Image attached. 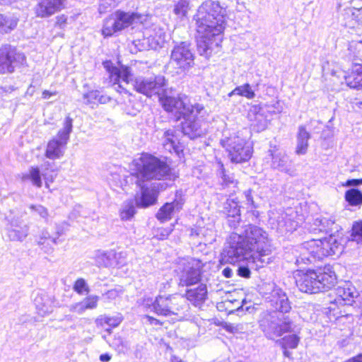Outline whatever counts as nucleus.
Here are the masks:
<instances>
[{"label": "nucleus", "instance_id": "obj_1", "mask_svg": "<svg viewBox=\"0 0 362 362\" xmlns=\"http://www.w3.org/2000/svg\"><path fill=\"white\" fill-rule=\"evenodd\" d=\"M228 246L224 250V257L228 263H235L254 255L262 267L273 261V247L268 233L262 228L249 225L244 230V236L232 233L228 239Z\"/></svg>", "mask_w": 362, "mask_h": 362}, {"label": "nucleus", "instance_id": "obj_2", "mask_svg": "<svg viewBox=\"0 0 362 362\" xmlns=\"http://www.w3.org/2000/svg\"><path fill=\"white\" fill-rule=\"evenodd\" d=\"M226 9L218 1L206 0L198 8L194 17L197 27V50L209 58L217 52L221 42V33L226 26Z\"/></svg>", "mask_w": 362, "mask_h": 362}, {"label": "nucleus", "instance_id": "obj_3", "mask_svg": "<svg viewBox=\"0 0 362 362\" xmlns=\"http://www.w3.org/2000/svg\"><path fill=\"white\" fill-rule=\"evenodd\" d=\"M133 165L135 167L136 181L139 183L164 179L170 170L164 160L149 153H142L133 160Z\"/></svg>", "mask_w": 362, "mask_h": 362}, {"label": "nucleus", "instance_id": "obj_4", "mask_svg": "<svg viewBox=\"0 0 362 362\" xmlns=\"http://www.w3.org/2000/svg\"><path fill=\"white\" fill-rule=\"evenodd\" d=\"M159 101L163 109L168 112L173 113L177 119L182 117H186L189 112L196 111L200 113L204 110L202 105H192L187 95L173 93L172 90L164 88L159 95Z\"/></svg>", "mask_w": 362, "mask_h": 362}, {"label": "nucleus", "instance_id": "obj_5", "mask_svg": "<svg viewBox=\"0 0 362 362\" xmlns=\"http://www.w3.org/2000/svg\"><path fill=\"white\" fill-rule=\"evenodd\" d=\"M146 305L151 311L163 316H178L188 309L185 298L177 293L159 295L153 302L147 300Z\"/></svg>", "mask_w": 362, "mask_h": 362}, {"label": "nucleus", "instance_id": "obj_6", "mask_svg": "<svg viewBox=\"0 0 362 362\" xmlns=\"http://www.w3.org/2000/svg\"><path fill=\"white\" fill-rule=\"evenodd\" d=\"M221 144L225 148L232 163H245L252 157L253 153L252 144L238 134H233L222 139Z\"/></svg>", "mask_w": 362, "mask_h": 362}, {"label": "nucleus", "instance_id": "obj_7", "mask_svg": "<svg viewBox=\"0 0 362 362\" xmlns=\"http://www.w3.org/2000/svg\"><path fill=\"white\" fill-rule=\"evenodd\" d=\"M303 249L307 250L311 257L322 259L325 257L341 253L343 245L335 236L330 235L322 239H312L303 243Z\"/></svg>", "mask_w": 362, "mask_h": 362}, {"label": "nucleus", "instance_id": "obj_8", "mask_svg": "<svg viewBox=\"0 0 362 362\" xmlns=\"http://www.w3.org/2000/svg\"><path fill=\"white\" fill-rule=\"evenodd\" d=\"M259 325L265 336L275 339L284 333L292 331L291 322L286 318L281 320L276 312H262L259 319Z\"/></svg>", "mask_w": 362, "mask_h": 362}, {"label": "nucleus", "instance_id": "obj_9", "mask_svg": "<svg viewBox=\"0 0 362 362\" xmlns=\"http://www.w3.org/2000/svg\"><path fill=\"white\" fill-rule=\"evenodd\" d=\"M204 264L198 259L185 257L180 259L176 269L181 286H189L201 280V270Z\"/></svg>", "mask_w": 362, "mask_h": 362}, {"label": "nucleus", "instance_id": "obj_10", "mask_svg": "<svg viewBox=\"0 0 362 362\" xmlns=\"http://www.w3.org/2000/svg\"><path fill=\"white\" fill-rule=\"evenodd\" d=\"M194 59L189 45L181 42L173 47L168 66L177 69V74H180L193 66Z\"/></svg>", "mask_w": 362, "mask_h": 362}, {"label": "nucleus", "instance_id": "obj_11", "mask_svg": "<svg viewBox=\"0 0 362 362\" xmlns=\"http://www.w3.org/2000/svg\"><path fill=\"white\" fill-rule=\"evenodd\" d=\"M104 66L108 71L110 82L113 83L115 89L120 93L130 95L127 86L131 80L132 74L130 69L127 66H122L120 69L113 66L109 62L104 63Z\"/></svg>", "mask_w": 362, "mask_h": 362}, {"label": "nucleus", "instance_id": "obj_12", "mask_svg": "<svg viewBox=\"0 0 362 362\" xmlns=\"http://www.w3.org/2000/svg\"><path fill=\"white\" fill-rule=\"evenodd\" d=\"M25 61L24 54L17 52L15 47L9 45H3L0 48V74L13 72L15 68Z\"/></svg>", "mask_w": 362, "mask_h": 362}, {"label": "nucleus", "instance_id": "obj_13", "mask_svg": "<svg viewBox=\"0 0 362 362\" xmlns=\"http://www.w3.org/2000/svg\"><path fill=\"white\" fill-rule=\"evenodd\" d=\"M141 190V195L136 198L138 206L146 208L156 203L160 191L165 189V184L161 182H146L136 181Z\"/></svg>", "mask_w": 362, "mask_h": 362}, {"label": "nucleus", "instance_id": "obj_14", "mask_svg": "<svg viewBox=\"0 0 362 362\" xmlns=\"http://www.w3.org/2000/svg\"><path fill=\"white\" fill-rule=\"evenodd\" d=\"M166 80L164 76L158 75L149 78L139 77L134 80V89L147 97H151L153 95H160L165 86Z\"/></svg>", "mask_w": 362, "mask_h": 362}, {"label": "nucleus", "instance_id": "obj_15", "mask_svg": "<svg viewBox=\"0 0 362 362\" xmlns=\"http://www.w3.org/2000/svg\"><path fill=\"white\" fill-rule=\"evenodd\" d=\"M202 112L197 113L196 111H193L189 112L187 116L182 117L185 119L182 127V132L190 139L199 137L206 132V129L203 127L201 119L197 117Z\"/></svg>", "mask_w": 362, "mask_h": 362}, {"label": "nucleus", "instance_id": "obj_16", "mask_svg": "<svg viewBox=\"0 0 362 362\" xmlns=\"http://www.w3.org/2000/svg\"><path fill=\"white\" fill-rule=\"evenodd\" d=\"M317 277L315 270H308L306 272H299L296 280V285L302 292L318 293Z\"/></svg>", "mask_w": 362, "mask_h": 362}, {"label": "nucleus", "instance_id": "obj_17", "mask_svg": "<svg viewBox=\"0 0 362 362\" xmlns=\"http://www.w3.org/2000/svg\"><path fill=\"white\" fill-rule=\"evenodd\" d=\"M335 301L338 303L352 305L359 297V293L349 281L343 282L335 288Z\"/></svg>", "mask_w": 362, "mask_h": 362}, {"label": "nucleus", "instance_id": "obj_18", "mask_svg": "<svg viewBox=\"0 0 362 362\" xmlns=\"http://www.w3.org/2000/svg\"><path fill=\"white\" fill-rule=\"evenodd\" d=\"M317 274L319 292H323L332 288L337 283V276L329 265L315 270Z\"/></svg>", "mask_w": 362, "mask_h": 362}, {"label": "nucleus", "instance_id": "obj_19", "mask_svg": "<svg viewBox=\"0 0 362 362\" xmlns=\"http://www.w3.org/2000/svg\"><path fill=\"white\" fill-rule=\"evenodd\" d=\"M64 8V0H37L35 13L37 17L48 18Z\"/></svg>", "mask_w": 362, "mask_h": 362}, {"label": "nucleus", "instance_id": "obj_20", "mask_svg": "<svg viewBox=\"0 0 362 362\" xmlns=\"http://www.w3.org/2000/svg\"><path fill=\"white\" fill-rule=\"evenodd\" d=\"M29 228L27 225L21 226V221L13 218L9 221L7 228V236L11 241L22 242L28 235Z\"/></svg>", "mask_w": 362, "mask_h": 362}, {"label": "nucleus", "instance_id": "obj_21", "mask_svg": "<svg viewBox=\"0 0 362 362\" xmlns=\"http://www.w3.org/2000/svg\"><path fill=\"white\" fill-rule=\"evenodd\" d=\"M272 306L281 313H288L291 307L286 293L279 288L273 289L270 294Z\"/></svg>", "mask_w": 362, "mask_h": 362}, {"label": "nucleus", "instance_id": "obj_22", "mask_svg": "<svg viewBox=\"0 0 362 362\" xmlns=\"http://www.w3.org/2000/svg\"><path fill=\"white\" fill-rule=\"evenodd\" d=\"M163 145L166 151L175 153L177 156L183 151V147L179 141L177 132L174 129H168L164 132Z\"/></svg>", "mask_w": 362, "mask_h": 362}, {"label": "nucleus", "instance_id": "obj_23", "mask_svg": "<svg viewBox=\"0 0 362 362\" xmlns=\"http://www.w3.org/2000/svg\"><path fill=\"white\" fill-rule=\"evenodd\" d=\"M65 142H63L56 138L50 139L47 144L45 156L50 160H57L62 158L66 148Z\"/></svg>", "mask_w": 362, "mask_h": 362}, {"label": "nucleus", "instance_id": "obj_24", "mask_svg": "<svg viewBox=\"0 0 362 362\" xmlns=\"http://www.w3.org/2000/svg\"><path fill=\"white\" fill-rule=\"evenodd\" d=\"M99 297L95 295H90L83 300L72 303L69 306V310L73 313L83 315L86 310H93L97 308Z\"/></svg>", "mask_w": 362, "mask_h": 362}, {"label": "nucleus", "instance_id": "obj_25", "mask_svg": "<svg viewBox=\"0 0 362 362\" xmlns=\"http://www.w3.org/2000/svg\"><path fill=\"white\" fill-rule=\"evenodd\" d=\"M114 13L117 22L119 23L118 25L120 30L132 25L134 23L140 22L142 18L141 15L134 12L131 13L117 11Z\"/></svg>", "mask_w": 362, "mask_h": 362}, {"label": "nucleus", "instance_id": "obj_26", "mask_svg": "<svg viewBox=\"0 0 362 362\" xmlns=\"http://www.w3.org/2000/svg\"><path fill=\"white\" fill-rule=\"evenodd\" d=\"M182 204L181 201L177 200L165 203L157 212L156 218L161 222L171 219L173 214L182 209Z\"/></svg>", "mask_w": 362, "mask_h": 362}, {"label": "nucleus", "instance_id": "obj_27", "mask_svg": "<svg viewBox=\"0 0 362 362\" xmlns=\"http://www.w3.org/2000/svg\"><path fill=\"white\" fill-rule=\"evenodd\" d=\"M185 296L186 300H189L194 305H200L205 301L207 297V288L206 285L200 284L196 288L187 290Z\"/></svg>", "mask_w": 362, "mask_h": 362}, {"label": "nucleus", "instance_id": "obj_28", "mask_svg": "<svg viewBox=\"0 0 362 362\" xmlns=\"http://www.w3.org/2000/svg\"><path fill=\"white\" fill-rule=\"evenodd\" d=\"M310 138V134L306 131L305 127L300 126L296 136V146L295 151L297 155H305L307 153Z\"/></svg>", "mask_w": 362, "mask_h": 362}, {"label": "nucleus", "instance_id": "obj_29", "mask_svg": "<svg viewBox=\"0 0 362 362\" xmlns=\"http://www.w3.org/2000/svg\"><path fill=\"white\" fill-rule=\"evenodd\" d=\"M272 165L274 168L288 173L291 171V160L284 152L272 153Z\"/></svg>", "mask_w": 362, "mask_h": 362}, {"label": "nucleus", "instance_id": "obj_30", "mask_svg": "<svg viewBox=\"0 0 362 362\" xmlns=\"http://www.w3.org/2000/svg\"><path fill=\"white\" fill-rule=\"evenodd\" d=\"M248 119L251 122V125L257 132L263 131L267 128V120L263 114L257 111V108L251 109L248 112Z\"/></svg>", "mask_w": 362, "mask_h": 362}, {"label": "nucleus", "instance_id": "obj_31", "mask_svg": "<svg viewBox=\"0 0 362 362\" xmlns=\"http://www.w3.org/2000/svg\"><path fill=\"white\" fill-rule=\"evenodd\" d=\"M345 82L351 88L362 90V65L356 66L351 74L345 76Z\"/></svg>", "mask_w": 362, "mask_h": 362}, {"label": "nucleus", "instance_id": "obj_32", "mask_svg": "<svg viewBox=\"0 0 362 362\" xmlns=\"http://www.w3.org/2000/svg\"><path fill=\"white\" fill-rule=\"evenodd\" d=\"M247 257L249 258L236 262V263L243 262V264L238 267L237 272L240 276L243 278H249L250 276V269H253L256 262H258L257 259L254 255H247ZM234 264H235V262Z\"/></svg>", "mask_w": 362, "mask_h": 362}, {"label": "nucleus", "instance_id": "obj_33", "mask_svg": "<svg viewBox=\"0 0 362 362\" xmlns=\"http://www.w3.org/2000/svg\"><path fill=\"white\" fill-rule=\"evenodd\" d=\"M18 18L11 14L0 13V33H8L17 26Z\"/></svg>", "mask_w": 362, "mask_h": 362}, {"label": "nucleus", "instance_id": "obj_34", "mask_svg": "<svg viewBox=\"0 0 362 362\" xmlns=\"http://www.w3.org/2000/svg\"><path fill=\"white\" fill-rule=\"evenodd\" d=\"M115 13H112L105 19L102 29V35L105 37H110L114 33L120 31Z\"/></svg>", "mask_w": 362, "mask_h": 362}, {"label": "nucleus", "instance_id": "obj_35", "mask_svg": "<svg viewBox=\"0 0 362 362\" xmlns=\"http://www.w3.org/2000/svg\"><path fill=\"white\" fill-rule=\"evenodd\" d=\"M117 254L113 251L98 252L95 255V261L98 267H112L115 265V259Z\"/></svg>", "mask_w": 362, "mask_h": 362}, {"label": "nucleus", "instance_id": "obj_36", "mask_svg": "<svg viewBox=\"0 0 362 362\" xmlns=\"http://www.w3.org/2000/svg\"><path fill=\"white\" fill-rule=\"evenodd\" d=\"M72 128L73 119L68 115L64 119L63 127L58 132L57 136L54 138L67 144L69 140L70 134L72 132Z\"/></svg>", "mask_w": 362, "mask_h": 362}, {"label": "nucleus", "instance_id": "obj_37", "mask_svg": "<svg viewBox=\"0 0 362 362\" xmlns=\"http://www.w3.org/2000/svg\"><path fill=\"white\" fill-rule=\"evenodd\" d=\"M233 95H240L251 100L255 97V93L249 83H245L242 86H237L228 93L229 97Z\"/></svg>", "mask_w": 362, "mask_h": 362}, {"label": "nucleus", "instance_id": "obj_38", "mask_svg": "<svg viewBox=\"0 0 362 362\" xmlns=\"http://www.w3.org/2000/svg\"><path fill=\"white\" fill-rule=\"evenodd\" d=\"M345 199L351 206L362 204V192L358 189L352 188L345 192Z\"/></svg>", "mask_w": 362, "mask_h": 362}, {"label": "nucleus", "instance_id": "obj_39", "mask_svg": "<svg viewBox=\"0 0 362 362\" xmlns=\"http://www.w3.org/2000/svg\"><path fill=\"white\" fill-rule=\"evenodd\" d=\"M42 174H40L38 167H31L28 173L23 175V180H29L33 185L40 188L42 186L41 179Z\"/></svg>", "mask_w": 362, "mask_h": 362}, {"label": "nucleus", "instance_id": "obj_40", "mask_svg": "<svg viewBox=\"0 0 362 362\" xmlns=\"http://www.w3.org/2000/svg\"><path fill=\"white\" fill-rule=\"evenodd\" d=\"M122 321V317L120 315L117 316L100 315L96 319V324L100 326L107 325L112 327H117Z\"/></svg>", "mask_w": 362, "mask_h": 362}, {"label": "nucleus", "instance_id": "obj_41", "mask_svg": "<svg viewBox=\"0 0 362 362\" xmlns=\"http://www.w3.org/2000/svg\"><path fill=\"white\" fill-rule=\"evenodd\" d=\"M135 214L134 202L132 200L126 201L123 203L120 209V217L122 220H129L132 218Z\"/></svg>", "mask_w": 362, "mask_h": 362}, {"label": "nucleus", "instance_id": "obj_42", "mask_svg": "<svg viewBox=\"0 0 362 362\" xmlns=\"http://www.w3.org/2000/svg\"><path fill=\"white\" fill-rule=\"evenodd\" d=\"M299 340L300 338L296 334H291L282 338L279 343L283 349H295L297 347Z\"/></svg>", "mask_w": 362, "mask_h": 362}, {"label": "nucleus", "instance_id": "obj_43", "mask_svg": "<svg viewBox=\"0 0 362 362\" xmlns=\"http://www.w3.org/2000/svg\"><path fill=\"white\" fill-rule=\"evenodd\" d=\"M334 223V222L332 219L325 217L317 218L315 219L314 225L317 227V228H315L314 230H318L320 231L332 230Z\"/></svg>", "mask_w": 362, "mask_h": 362}, {"label": "nucleus", "instance_id": "obj_44", "mask_svg": "<svg viewBox=\"0 0 362 362\" xmlns=\"http://www.w3.org/2000/svg\"><path fill=\"white\" fill-rule=\"evenodd\" d=\"M36 309L37 313L41 316H46L51 313L53 310L52 306L48 299H46L43 303H40L38 298L35 300Z\"/></svg>", "mask_w": 362, "mask_h": 362}, {"label": "nucleus", "instance_id": "obj_45", "mask_svg": "<svg viewBox=\"0 0 362 362\" xmlns=\"http://www.w3.org/2000/svg\"><path fill=\"white\" fill-rule=\"evenodd\" d=\"M228 216H234L240 213L239 202L236 199H228L224 205Z\"/></svg>", "mask_w": 362, "mask_h": 362}, {"label": "nucleus", "instance_id": "obj_46", "mask_svg": "<svg viewBox=\"0 0 362 362\" xmlns=\"http://www.w3.org/2000/svg\"><path fill=\"white\" fill-rule=\"evenodd\" d=\"M278 226L279 229L290 232L296 230L297 227V223L291 221L286 216H282L281 219L278 220Z\"/></svg>", "mask_w": 362, "mask_h": 362}, {"label": "nucleus", "instance_id": "obj_47", "mask_svg": "<svg viewBox=\"0 0 362 362\" xmlns=\"http://www.w3.org/2000/svg\"><path fill=\"white\" fill-rule=\"evenodd\" d=\"M52 242L53 244H56V240L54 238H52L48 233L43 232L42 235L40 238L38 240V245L42 246V249L45 250V252H50L52 251V248H48L47 247L49 245V243Z\"/></svg>", "mask_w": 362, "mask_h": 362}, {"label": "nucleus", "instance_id": "obj_48", "mask_svg": "<svg viewBox=\"0 0 362 362\" xmlns=\"http://www.w3.org/2000/svg\"><path fill=\"white\" fill-rule=\"evenodd\" d=\"M73 289L79 295L87 294L90 291L87 283L83 279H77L74 283Z\"/></svg>", "mask_w": 362, "mask_h": 362}, {"label": "nucleus", "instance_id": "obj_49", "mask_svg": "<svg viewBox=\"0 0 362 362\" xmlns=\"http://www.w3.org/2000/svg\"><path fill=\"white\" fill-rule=\"evenodd\" d=\"M189 4L188 0H180L175 6V13L180 16H186L189 10Z\"/></svg>", "mask_w": 362, "mask_h": 362}, {"label": "nucleus", "instance_id": "obj_50", "mask_svg": "<svg viewBox=\"0 0 362 362\" xmlns=\"http://www.w3.org/2000/svg\"><path fill=\"white\" fill-rule=\"evenodd\" d=\"M99 97L98 90H91L83 95V103L88 105H92V107L96 104L98 98Z\"/></svg>", "mask_w": 362, "mask_h": 362}, {"label": "nucleus", "instance_id": "obj_51", "mask_svg": "<svg viewBox=\"0 0 362 362\" xmlns=\"http://www.w3.org/2000/svg\"><path fill=\"white\" fill-rule=\"evenodd\" d=\"M119 0H100L98 11L100 13L107 12L112 7L116 6Z\"/></svg>", "mask_w": 362, "mask_h": 362}, {"label": "nucleus", "instance_id": "obj_52", "mask_svg": "<svg viewBox=\"0 0 362 362\" xmlns=\"http://www.w3.org/2000/svg\"><path fill=\"white\" fill-rule=\"evenodd\" d=\"M52 164L50 162L47 161L45 162L42 165V176L43 177L45 182V186L47 188L49 187V183L52 182L54 180V177L52 175H49L47 170L51 167Z\"/></svg>", "mask_w": 362, "mask_h": 362}, {"label": "nucleus", "instance_id": "obj_53", "mask_svg": "<svg viewBox=\"0 0 362 362\" xmlns=\"http://www.w3.org/2000/svg\"><path fill=\"white\" fill-rule=\"evenodd\" d=\"M353 240L356 242L362 240V221L356 222L352 227Z\"/></svg>", "mask_w": 362, "mask_h": 362}, {"label": "nucleus", "instance_id": "obj_54", "mask_svg": "<svg viewBox=\"0 0 362 362\" xmlns=\"http://www.w3.org/2000/svg\"><path fill=\"white\" fill-rule=\"evenodd\" d=\"M29 208L32 212L40 216L42 218L47 219L49 214H48L47 209L45 206L40 205V204H37V205L32 204L29 206Z\"/></svg>", "mask_w": 362, "mask_h": 362}, {"label": "nucleus", "instance_id": "obj_55", "mask_svg": "<svg viewBox=\"0 0 362 362\" xmlns=\"http://www.w3.org/2000/svg\"><path fill=\"white\" fill-rule=\"evenodd\" d=\"M160 35L157 39H156L155 42H152L149 47L151 49H156L158 47H162L163 43L165 42V33L161 31V30H159Z\"/></svg>", "mask_w": 362, "mask_h": 362}, {"label": "nucleus", "instance_id": "obj_56", "mask_svg": "<svg viewBox=\"0 0 362 362\" xmlns=\"http://www.w3.org/2000/svg\"><path fill=\"white\" fill-rule=\"evenodd\" d=\"M173 231V228L171 227L169 228H158L156 231V236L161 240L166 239L169 235Z\"/></svg>", "mask_w": 362, "mask_h": 362}, {"label": "nucleus", "instance_id": "obj_57", "mask_svg": "<svg viewBox=\"0 0 362 362\" xmlns=\"http://www.w3.org/2000/svg\"><path fill=\"white\" fill-rule=\"evenodd\" d=\"M240 220V213L234 214V216H228V224L233 228H236L238 226Z\"/></svg>", "mask_w": 362, "mask_h": 362}, {"label": "nucleus", "instance_id": "obj_58", "mask_svg": "<svg viewBox=\"0 0 362 362\" xmlns=\"http://www.w3.org/2000/svg\"><path fill=\"white\" fill-rule=\"evenodd\" d=\"M122 293L121 290L111 289L106 292L103 296L110 300H112L118 298Z\"/></svg>", "mask_w": 362, "mask_h": 362}, {"label": "nucleus", "instance_id": "obj_59", "mask_svg": "<svg viewBox=\"0 0 362 362\" xmlns=\"http://www.w3.org/2000/svg\"><path fill=\"white\" fill-rule=\"evenodd\" d=\"M362 185V179H351L348 180L344 185L346 187L358 186Z\"/></svg>", "mask_w": 362, "mask_h": 362}, {"label": "nucleus", "instance_id": "obj_60", "mask_svg": "<svg viewBox=\"0 0 362 362\" xmlns=\"http://www.w3.org/2000/svg\"><path fill=\"white\" fill-rule=\"evenodd\" d=\"M245 197L247 201V204L250 205L251 206L255 207L254 201L252 197L251 190H247L244 192Z\"/></svg>", "mask_w": 362, "mask_h": 362}, {"label": "nucleus", "instance_id": "obj_61", "mask_svg": "<svg viewBox=\"0 0 362 362\" xmlns=\"http://www.w3.org/2000/svg\"><path fill=\"white\" fill-rule=\"evenodd\" d=\"M353 16L359 23L362 24V7L356 10V11L353 13Z\"/></svg>", "mask_w": 362, "mask_h": 362}, {"label": "nucleus", "instance_id": "obj_62", "mask_svg": "<svg viewBox=\"0 0 362 362\" xmlns=\"http://www.w3.org/2000/svg\"><path fill=\"white\" fill-rule=\"evenodd\" d=\"M146 319L148 320V322L152 325H160L161 322L159 320H157L153 317L146 316Z\"/></svg>", "mask_w": 362, "mask_h": 362}, {"label": "nucleus", "instance_id": "obj_63", "mask_svg": "<svg viewBox=\"0 0 362 362\" xmlns=\"http://www.w3.org/2000/svg\"><path fill=\"white\" fill-rule=\"evenodd\" d=\"M222 273L225 277L230 278L233 275V270L229 267H226L223 270Z\"/></svg>", "mask_w": 362, "mask_h": 362}, {"label": "nucleus", "instance_id": "obj_64", "mask_svg": "<svg viewBox=\"0 0 362 362\" xmlns=\"http://www.w3.org/2000/svg\"><path fill=\"white\" fill-rule=\"evenodd\" d=\"M345 362H362V354H358L356 357H354Z\"/></svg>", "mask_w": 362, "mask_h": 362}]
</instances>
